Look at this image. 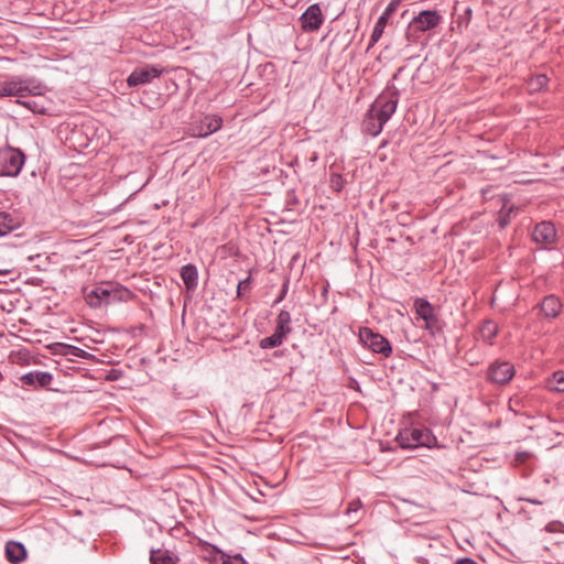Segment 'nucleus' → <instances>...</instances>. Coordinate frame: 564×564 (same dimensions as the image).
<instances>
[{
  "instance_id": "obj_1",
  "label": "nucleus",
  "mask_w": 564,
  "mask_h": 564,
  "mask_svg": "<svg viewBox=\"0 0 564 564\" xmlns=\"http://www.w3.org/2000/svg\"><path fill=\"white\" fill-rule=\"evenodd\" d=\"M398 101L397 90L387 89L380 94L371 104L362 120V131L371 137H377L395 112Z\"/></svg>"
},
{
  "instance_id": "obj_2",
  "label": "nucleus",
  "mask_w": 564,
  "mask_h": 564,
  "mask_svg": "<svg viewBox=\"0 0 564 564\" xmlns=\"http://www.w3.org/2000/svg\"><path fill=\"white\" fill-rule=\"evenodd\" d=\"M86 303L90 307H100L116 301H127L131 292L118 284L108 282L83 289Z\"/></svg>"
},
{
  "instance_id": "obj_3",
  "label": "nucleus",
  "mask_w": 564,
  "mask_h": 564,
  "mask_svg": "<svg viewBox=\"0 0 564 564\" xmlns=\"http://www.w3.org/2000/svg\"><path fill=\"white\" fill-rule=\"evenodd\" d=\"M40 95H42V86L32 78L13 76L0 82V98L17 97L20 100L28 96Z\"/></svg>"
},
{
  "instance_id": "obj_4",
  "label": "nucleus",
  "mask_w": 564,
  "mask_h": 564,
  "mask_svg": "<svg viewBox=\"0 0 564 564\" xmlns=\"http://www.w3.org/2000/svg\"><path fill=\"white\" fill-rule=\"evenodd\" d=\"M397 441L403 448L431 447L435 437L426 427H408L399 432Z\"/></svg>"
},
{
  "instance_id": "obj_5",
  "label": "nucleus",
  "mask_w": 564,
  "mask_h": 564,
  "mask_svg": "<svg viewBox=\"0 0 564 564\" xmlns=\"http://www.w3.org/2000/svg\"><path fill=\"white\" fill-rule=\"evenodd\" d=\"M358 336L362 345L370 349L372 352L380 354L386 358L391 356L392 346L390 341L381 334L376 333L371 328L365 326L359 328Z\"/></svg>"
},
{
  "instance_id": "obj_6",
  "label": "nucleus",
  "mask_w": 564,
  "mask_h": 564,
  "mask_svg": "<svg viewBox=\"0 0 564 564\" xmlns=\"http://www.w3.org/2000/svg\"><path fill=\"white\" fill-rule=\"evenodd\" d=\"M25 161V155L19 149L7 147L0 149L1 172L6 176L15 177L20 174Z\"/></svg>"
},
{
  "instance_id": "obj_7",
  "label": "nucleus",
  "mask_w": 564,
  "mask_h": 564,
  "mask_svg": "<svg viewBox=\"0 0 564 564\" xmlns=\"http://www.w3.org/2000/svg\"><path fill=\"white\" fill-rule=\"evenodd\" d=\"M514 373L516 369L513 364L497 359L488 366L486 379L491 384L501 387L508 384L514 377Z\"/></svg>"
},
{
  "instance_id": "obj_8",
  "label": "nucleus",
  "mask_w": 564,
  "mask_h": 564,
  "mask_svg": "<svg viewBox=\"0 0 564 564\" xmlns=\"http://www.w3.org/2000/svg\"><path fill=\"white\" fill-rule=\"evenodd\" d=\"M414 308L420 318L425 323V328L432 334L441 332V321L435 314L433 305L425 299H416L414 302Z\"/></svg>"
},
{
  "instance_id": "obj_9",
  "label": "nucleus",
  "mask_w": 564,
  "mask_h": 564,
  "mask_svg": "<svg viewBox=\"0 0 564 564\" xmlns=\"http://www.w3.org/2000/svg\"><path fill=\"white\" fill-rule=\"evenodd\" d=\"M162 73L163 68L159 65H145L138 67L128 76L127 84L129 87L148 84L160 77Z\"/></svg>"
},
{
  "instance_id": "obj_10",
  "label": "nucleus",
  "mask_w": 564,
  "mask_h": 564,
  "mask_svg": "<svg viewBox=\"0 0 564 564\" xmlns=\"http://www.w3.org/2000/svg\"><path fill=\"white\" fill-rule=\"evenodd\" d=\"M442 19V15L436 10H423L411 20L409 28L420 32H427L437 28Z\"/></svg>"
},
{
  "instance_id": "obj_11",
  "label": "nucleus",
  "mask_w": 564,
  "mask_h": 564,
  "mask_svg": "<svg viewBox=\"0 0 564 564\" xmlns=\"http://www.w3.org/2000/svg\"><path fill=\"white\" fill-rule=\"evenodd\" d=\"M301 29L305 33L316 32L324 23V15L318 3L311 4L300 17Z\"/></svg>"
},
{
  "instance_id": "obj_12",
  "label": "nucleus",
  "mask_w": 564,
  "mask_h": 564,
  "mask_svg": "<svg viewBox=\"0 0 564 564\" xmlns=\"http://www.w3.org/2000/svg\"><path fill=\"white\" fill-rule=\"evenodd\" d=\"M532 238L536 243L550 246L555 242L556 229L551 221L538 224L533 230Z\"/></svg>"
},
{
  "instance_id": "obj_13",
  "label": "nucleus",
  "mask_w": 564,
  "mask_h": 564,
  "mask_svg": "<svg viewBox=\"0 0 564 564\" xmlns=\"http://www.w3.org/2000/svg\"><path fill=\"white\" fill-rule=\"evenodd\" d=\"M22 386L37 388H46L51 384L53 377L46 371H31L23 375L21 378Z\"/></svg>"
},
{
  "instance_id": "obj_14",
  "label": "nucleus",
  "mask_w": 564,
  "mask_h": 564,
  "mask_svg": "<svg viewBox=\"0 0 564 564\" xmlns=\"http://www.w3.org/2000/svg\"><path fill=\"white\" fill-rule=\"evenodd\" d=\"M197 545L203 552V558L209 564H219L226 556L225 552L206 541L199 540Z\"/></svg>"
},
{
  "instance_id": "obj_15",
  "label": "nucleus",
  "mask_w": 564,
  "mask_h": 564,
  "mask_svg": "<svg viewBox=\"0 0 564 564\" xmlns=\"http://www.w3.org/2000/svg\"><path fill=\"white\" fill-rule=\"evenodd\" d=\"M223 126L221 117L217 115L205 116L200 121V124L197 127V135L198 137H207L216 131H218Z\"/></svg>"
},
{
  "instance_id": "obj_16",
  "label": "nucleus",
  "mask_w": 564,
  "mask_h": 564,
  "mask_svg": "<svg viewBox=\"0 0 564 564\" xmlns=\"http://www.w3.org/2000/svg\"><path fill=\"white\" fill-rule=\"evenodd\" d=\"M6 557L12 564H19L26 557V550L20 542L9 541L6 543Z\"/></svg>"
},
{
  "instance_id": "obj_17",
  "label": "nucleus",
  "mask_w": 564,
  "mask_h": 564,
  "mask_svg": "<svg viewBox=\"0 0 564 564\" xmlns=\"http://www.w3.org/2000/svg\"><path fill=\"white\" fill-rule=\"evenodd\" d=\"M540 307L546 318H555L561 313L562 303L557 296L547 295L543 299Z\"/></svg>"
},
{
  "instance_id": "obj_18",
  "label": "nucleus",
  "mask_w": 564,
  "mask_h": 564,
  "mask_svg": "<svg viewBox=\"0 0 564 564\" xmlns=\"http://www.w3.org/2000/svg\"><path fill=\"white\" fill-rule=\"evenodd\" d=\"M151 564H177L178 557L171 551L164 549L151 550Z\"/></svg>"
},
{
  "instance_id": "obj_19",
  "label": "nucleus",
  "mask_w": 564,
  "mask_h": 564,
  "mask_svg": "<svg viewBox=\"0 0 564 564\" xmlns=\"http://www.w3.org/2000/svg\"><path fill=\"white\" fill-rule=\"evenodd\" d=\"M20 227V219L10 213L0 212V236H6Z\"/></svg>"
},
{
  "instance_id": "obj_20",
  "label": "nucleus",
  "mask_w": 564,
  "mask_h": 564,
  "mask_svg": "<svg viewBox=\"0 0 564 564\" xmlns=\"http://www.w3.org/2000/svg\"><path fill=\"white\" fill-rule=\"evenodd\" d=\"M291 322V314L285 310L280 311L276 316L274 332L286 337L292 333Z\"/></svg>"
},
{
  "instance_id": "obj_21",
  "label": "nucleus",
  "mask_w": 564,
  "mask_h": 564,
  "mask_svg": "<svg viewBox=\"0 0 564 564\" xmlns=\"http://www.w3.org/2000/svg\"><path fill=\"white\" fill-rule=\"evenodd\" d=\"M181 278L187 290H195L197 286V269L194 264H186L181 270Z\"/></svg>"
},
{
  "instance_id": "obj_22",
  "label": "nucleus",
  "mask_w": 564,
  "mask_h": 564,
  "mask_svg": "<svg viewBox=\"0 0 564 564\" xmlns=\"http://www.w3.org/2000/svg\"><path fill=\"white\" fill-rule=\"evenodd\" d=\"M498 334V326L492 321H485L479 328V336L488 345L494 344V338Z\"/></svg>"
},
{
  "instance_id": "obj_23",
  "label": "nucleus",
  "mask_w": 564,
  "mask_h": 564,
  "mask_svg": "<svg viewBox=\"0 0 564 564\" xmlns=\"http://www.w3.org/2000/svg\"><path fill=\"white\" fill-rule=\"evenodd\" d=\"M549 83V78L544 74H538L534 76H531L527 82V87L530 93H539L543 90Z\"/></svg>"
},
{
  "instance_id": "obj_24",
  "label": "nucleus",
  "mask_w": 564,
  "mask_h": 564,
  "mask_svg": "<svg viewBox=\"0 0 564 564\" xmlns=\"http://www.w3.org/2000/svg\"><path fill=\"white\" fill-rule=\"evenodd\" d=\"M388 21L389 19L383 17L382 14L379 17L372 30L368 48L373 46L380 40L384 32Z\"/></svg>"
},
{
  "instance_id": "obj_25",
  "label": "nucleus",
  "mask_w": 564,
  "mask_h": 564,
  "mask_svg": "<svg viewBox=\"0 0 564 564\" xmlns=\"http://www.w3.org/2000/svg\"><path fill=\"white\" fill-rule=\"evenodd\" d=\"M286 337L281 334L274 332L271 336L264 337L260 340L259 346L262 349H271L279 347L283 344Z\"/></svg>"
},
{
  "instance_id": "obj_26",
  "label": "nucleus",
  "mask_w": 564,
  "mask_h": 564,
  "mask_svg": "<svg viewBox=\"0 0 564 564\" xmlns=\"http://www.w3.org/2000/svg\"><path fill=\"white\" fill-rule=\"evenodd\" d=\"M550 390L556 392H564V371L557 370L553 373L552 378L549 380Z\"/></svg>"
},
{
  "instance_id": "obj_27",
  "label": "nucleus",
  "mask_w": 564,
  "mask_h": 564,
  "mask_svg": "<svg viewBox=\"0 0 564 564\" xmlns=\"http://www.w3.org/2000/svg\"><path fill=\"white\" fill-rule=\"evenodd\" d=\"M18 104L26 107L35 113H44L45 108L35 100H17Z\"/></svg>"
},
{
  "instance_id": "obj_28",
  "label": "nucleus",
  "mask_w": 564,
  "mask_h": 564,
  "mask_svg": "<svg viewBox=\"0 0 564 564\" xmlns=\"http://www.w3.org/2000/svg\"><path fill=\"white\" fill-rule=\"evenodd\" d=\"M330 187L336 192H339L343 189L344 180L340 174L334 173L330 175Z\"/></svg>"
},
{
  "instance_id": "obj_29",
  "label": "nucleus",
  "mask_w": 564,
  "mask_h": 564,
  "mask_svg": "<svg viewBox=\"0 0 564 564\" xmlns=\"http://www.w3.org/2000/svg\"><path fill=\"white\" fill-rule=\"evenodd\" d=\"M219 564H247V562L240 554L234 556L226 554L225 558Z\"/></svg>"
},
{
  "instance_id": "obj_30",
  "label": "nucleus",
  "mask_w": 564,
  "mask_h": 564,
  "mask_svg": "<svg viewBox=\"0 0 564 564\" xmlns=\"http://www.w3.org/2000/svg\"><path fill=\"white\" fill-rule=\"evenodd\" d=\"M400 4V0H391V2L384 9L382 15L390 19V17L395 12Z\"/></svg>"
},
{
  "instance_id": "obj_31",
  "label": "nucleus",
  "mask_w": 564,
  "mask_h": 564,
  "mask_svg": "<svg viewBox=\"0 0 564 564\" xmlns=\"http://www.w3.org/2000/svg\"><path fill=\"white\" fill-rule=\"evenodd\" d=\"M522 400H523V398L519 394L512 395L509 399V408L512 411L518 412V409L522 405Z\"/></svg>"
},
{
  "instance_id": "obj_32",
  "label": "nucleus",
  "mask_w": 564,
  "mask_h": 564,
  "mask_svg": "<svg viewBox=\"0 0 564 564\" xmlns=\"http://www.w3.org/2000/svg\"><path fill=\"white\" fill-rule=\"evenodd\" d=\"M505 209H506V206L500 210V216H499V225L501 228H505L508 225L510 214L513 212V208L510 207L508 209V213H506V215H505Z\"/></svg>"
},
{
  "instance_id": "obj_33",
  "label": "nucleus",
  "mask_w": 564,
  "mask_h": 564,
  "mask_svg": "<svg viewBox=\"0 0 564 564\" xmlns=\"http://www.w3.org/2000/svg\"><path fill=\"white\" fill-rule=\"evenodd\" d=\"M250 281H251L250 276H248L245 280L239 281L238 286H237V294L239 297L242 296L243 292H246L250 289Z\"/></svg>"
},
{
  "instance_id": "obj_34",
  "label": "nucleus",
  "mask_w": 564,
  "mask_h": 564,
  "mask_svg": "<svg viewBox=\"0 0 564 564\" xmlns=\"http://www.w3.org/2000/svg\"><path fill=\"white\" fill-rule=\"evenodd\" d=\"M361 508V502L359 500H354L349 502L346 513L350 514L351 512H357Z\"/></svg>"
},
{
  "instance_id": "obj_35",
  "label": "nucleus",
  "mask_w": 564,
  "mask_h": 564,
  "mask_svg": "<svg viewBox=\"0 0 564 564\" xmlns=\"http://www.w3.org/2000/svg\"><path fill=\"white\" fill-rule=\"evenodd\" d=\"M464 359L471 366L477 365L479 361L475 358L474 351L468 350L465 354Z\"/></svg>"
},
{
  "instance_id": "obj_36",
  "label": "nucleus",
  "mask_w": 564,
  "mask_h": 564,
  "mask_svg": "<svg viewBox=\"0 0 564 564\" xmlns=\"http://www.w3.org/2000/svg\"><path fill=\"white\" fill-rule=\"evenodd\" d=\"M286 292H288V284L285 283L282 288L281 293H279V297L274 301V303L276 304V303L281 302L285 297Z\"/></svg>"
},
{
  "instance_id": "obj_37",
  "label": "nucleus",
  "mask_w": 564,
  "mask_h": 564,
  "mask_svg": "<svg viewBox=\"0 0 564 564\" xmlns=\"http://www.w3.org/2000/svg\"><path fill=\"white\" fill-rule=\"evenodd\" d=\"M455 564H477V562L469 557H463V558L456 561Z\"/></svg>"
},
{
  "instance_id": "obj_38",
  "label": "nucleus",
  "mask_w": 564,
  "mask_h": 564,
  "mask_svg": "<svg viewBox=\"0 0 564 564\" xmlns=\"http://www.w3.org/2000/svg\"><path fill=\"white\" fill-rule=\"evenodd\" d=\"M521 500L528 501L531 505L540 506L542 502L538 499L522 498Z\"/></svg>"
},
{
  "instance_id": "obj_39",
  "label": "nucleus",
  "mask_w": 564,
  "mask_h": 564,
  "mask_svg": "<svg viewBox=\"0 0 564 564\" xmlns=\"http://www.w3.org/2000/svg\"><path fill=\"white\" fill-rule=\"evenodd\" d=\"M76 350L77 352H75L74 355L77 357H84V355H86V352L80 348H76Z\"/></svg>"
}]
</instances>
